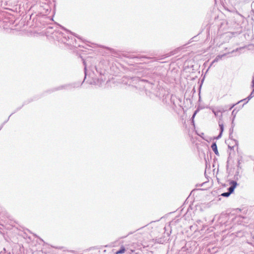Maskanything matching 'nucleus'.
<instances>
[{
  "label": "nucleus",
  "mask_w": 254,
  "mask_h": 254,
  "mask_svg": "<svg viewBox=\"0 0 254 254\" xmlns=\"http://www.w3.org/2000/svg\"><path fill=\"white\" fill-rule=\"evenodd\" d=\"M60 26L61 30L56 29L53 32L51 31L53 28L51 27H48L46 29L45 34L47 36L48 34H51L52 35L51 37L55 41V44L59 47H63L64 45V33L62 31L64 30V27L62 25Z\"/></svg>",
  "instance_id": "f257e3e1"
},
{
  "label": "nucleus",
  "mask_w": 254,
  "mask_h": 254,
  "mask_svg": "<svg viewBox=\"0 0 254 254\" xmlns=\"http://www.w3.org/2000/svg\"><path fill=\"white\" fill-rule=\"evenodd\" d=\"M63 86H60L58 87H55V88H53L51 89H49L45 91L44 92H43L41 94L33 96L32 98L28 99L27 100H25L23 102V103L21 106L15 109V110L13 113H12L11 114V115H13V114L15 113L16 112H17V111L20 110L22 108V107H23L24 105H27L32 101L37 100L39 99H40V98L46 95L47 94H51L55 91H58L59 90H61L63 89Z\"/></svg>",
  "instance_id": "f03ea898"
},
{
  "label": "nucleus",
  "mask_w": 254,
  "mask_h": 254,
  "mask_svg": "<svg viewBox=\"0 0 254 254\" xmlns=\"http://www.w3.org/2000/svg\"><path fill=\"white\" fill-rule=\"evenodd\" d=\"M133 81L138 82V84L139 86H143V87L146 92L148 91L154 94L155 96H158V93H156L154 91L153 87L154 86L152 84L148 82L147 81H145L143 80H140L138 77H133L130 79V81L129 82V85L133 82Z\"/></svg>",
  "instance_id": "7ed1b4c3"
},
{
  "label": "nucleus",
  "mask_w": 254,
  "mask_h": 254,
  "mask_svg": "<svg viewBox=\"0 0 254 254\" xmlns=\"http://www.w3.org/2000/svg\"><path fill=\"white\" fill-rule=\"evenodd\" d=\"M64 39L66 40V42L64 41V44L75 46L74 45L75 39L74 36L65 28H64Z\"/></svg>",
  "instance_id": "20e7f679"
},
{
  "label": "nucleus",
  "mask_w": 254,
  "mask_h": 254,
  "mask_svg": "<svg viewBox=\"0 0 254 254\" xmlns=\"http://www.w3.org/2000/svg\"><path fill=\"white\" fill-rule=\"evenodd\" d=\"M230 186L228 189V191L222 193L221 195L224 197H228L234 190L236 186H237V183L235 181H231L230 182Z\"/></svg>",
  "instance_id": "39448f33"
},
{
  "label": "nucleus",
  "mask_w": 254,
  "mask_h": 254,
  "mask_svg": "<svg viewBox=\"0 0 254 254\" xmlns=\"http://www.w3.org/2000/svg\"><path fill=\"white\" fill-rule=\"evenodd\" d=\"M32 16H33V14L30 15L29 20L27 21V25H29L30 27H31L32 28H35L38 26V24L37 23L36 21L35 23V22H34L35 18H33L32 21H31V19Z\"/></svg>",
  "instance_id": "423d86ee"
},
{
  "label": "nucleus",
  "mask_w": 254,
  "mask_h": 254,
  "mask_svg": "<svg viewBox=\"0 0 254 254\" xmlns=\"http://www.w3.org/2000/svg\"><path fill=\"white\" fill-rule=\"evenodd\" d=\"M221 119H219L218 122V125L220 127V133L219 134L217 137V139H219L221 137L222 133L224 131V125L222 122L220 121Z\"/></svg>",
  "instance_id": "0eeeda50"
},
{
  "label": "nucleus",
  "mask_w": 254,
  "mask_h": 254,
  "mask_svg": "<svg viewBox=\"0 0 254 254\" xmlns=\"http://www.w3.org/2000/svg\"><path fill=\"white\" fill-rule=\"evenodd\" d=\"M252 88L253 89V90H252V92L250 93V94L249 95V96L247 98L239 101L238 103H240L243 101H246V100H247L246 103H247V102H248V101L250 100H251L254 96V87H252Z\"/></svg>",
  "instance_id": "6e6552de"
},
{
  "label": "nucleus",
  "mask_w": 254,
  "mask_h": 254,
  "mask_svg": "<svg viewBox=\"0 0 254 254\" xmlns=\"http://www.w3.org/2000/svg\"><path fill=\"white\" fill-rule=\"evenodd\" d=\"M211 149L214 152L215 154L218 155L219 153L217 150V147L216 142H213L211 145Z\"/></svg>",
  "instance_id": "1a4fd4ad"
},
{
  "label": "nucleus",
  "mask_w": 254,
  "mask_h": 254,
  "mask_svg": "<svg viewBox=\"0 0 254 254\" xmlns=\"http://www.w3.org/2000/svg\"><path fill=\"white\" fill-rule=\"evenodd\" d=\"M226 54H224L223 55H218L215 58V59L212 61L211 64V65L214 63L215 62H217L219 60H220V59H222V58L224 56H225Z\"/></svg>",
  "instance_id": "9d476101"
},
{
  "label": "nucleus",
  "mask_w": 254,
  "mask_h": 254,
  "mask_svg": "<svg viewBox=\"0 0 254 254\" xmlns=\"http://www.w3.org/2000/svg\"><path fill=\"white\" fill-rule=\"evenodd\" d=\"M212 111L213 113L214 114L215 116V117H217V116H218L219 113L224 112L225 111V110L223 109L222 110H219V111H216L213 108H212Z\"/></svg>",
  "instance_id": "9b49d317"
},
{
  "label": "nucleus",
  "mask_w": 254,
  "mask_h": 254,
  "mask_svg": "<svg viewBox=\"0 0 254 254\" xmlns=\"http://www.w3.org/2000/svg\"><path fill=\"white\" fill-rule=\"evenodd\" d=\"M10 2V0H0V5L1 6H5V3L6 2Z\"/></svg>",
  "instance_id": "f8f14e48"
},
{
  "label": "nucleus",
  "mask_w": 254,
  "mask_h": 254,
  "mask_svg": "<svg viewBox=\"0 0 254 254\" xmlns=\"http://www.w3.org/2000/svg\"><path fill=\"white\" fill-rule=\"evenodd\" d=\"M126 250L125 249V248L124 247H122L120 250H119L118 251H117L116 252V254H123L125 253Z\"/></svg>",
  "instance_id": "ddd939ff"
},
{
  "label": "nucleus",
  "mask_w": 254,
  "mask_h": 254,
  "mask_svg": "<svg viewBox=\"0 0 254 254\" xmlns=\"http://www.w3.org/2000/svg\"><path fill=\"white\" fill-rule=\"evenodd\" d=\"M237 113V112L236 111L235 109L233 110L232 112V116H233V120H234L235 117H236V114Z\"/></svg>",
  "instance_id": "4468645a"
},
{
  "label": "nucleus",
  "mask_w": 254,
  "mask_h": 254,
  "mask_svg": "<svg viewBox=\"0 0 254 254\" xmlns=\"http://www.w3.org/2000/svg\"><path fill=\"white\" fill-rule=\"evenodd\" d=\"M64 254H75L74 251H70L64 250Z\"/></svg>",
  "instance_id": "2eb2a0df"
},
{
  "label": "nucleus",
  "mask_w": 254,
  "mask_h": 254,
  "mask_svg": "<svg viewBox=\"0 0 254 254\" xmlns=\"http://www.w3.org/2000/svg\"><path fill=\"white\" fill-rule=\"evenodd\" d=\"M244 48V47L238 48L236 49H235L234 50H233L231 52H230V53H233L236 52H238L240 50H241V49H243Z\"/></svg>",
  "instance_id": "dca6fc26"
},
{
  "label": "nucleus",
  "mask_w": 254,
  "mask_h": 254,
  "mask_svg": "<svg viewBox=\"0 0 254 254\" xmlns=\"http://www.w3.org/2000/svg\"><path fill=\"white\" fill-rule=\"evenodd\" d=\"M1 14H0V27L3 26L4 25L2 24V23H3L5 21L1 18Z\"/></svg>",
  "instance_id": "f3484780"
},
{
  "label": "nucleus",
  "mask_w": 254,
  "mask_h": 254,
  "mask_svg": "<svg viewBox=\"0 0 254 254\" xmlns=\"http://www.w3.org/2000/svg\"><path fill=\"white\" fill-rule=\"evenodd\" d=\"M83 63H84V72H85L84 78H85L86 76V65L85 63L84 62H83Z\"/></svg>",
  "instance_id": "a211bd4d"
},
{
  "label": "nucleus",
  "mask_w": 254,
  "mask_h": 254,
  "mask_svg": "<svg viewBox=\"0 0 254 254\" xmlns=\"http://www.w3.org/2000/svg\"><path fill=\"white\" fill-rule=\"evenodd\" d=\"M197 112V110H196V111L194 112V113H193V115H192V118H191V119H192V121L193 120V119H194V117H195V115L196 114Z\"/></svg>",
  "instance_id": "6ab92c4d"
},
{
  "label": "nucleus",
  "mask_w": 254,
  "mask_h": 254,
  "mask_svg": "<svg viewBox=\"0 0 254 254\" xmlns=\"http://www.w3.org/2000/svg\"><path fill=\"white\" fill-rule=\"evenodd\" d=\"M238 103H239L238 102L236 104H233V105H231L230 106V108H229V110H231L236 104H237Z\"/></svg>",
  "instance_id": "aec40b11"
},
{
  "label": "nucleus",
  "mask_w": 254,
  "mask_h": 254,
  "mask_svg": "<svg viewBox=\"0 0 254 254\" xmlns=\"http://www.w3.org/2000/svg\"><path fill=\"white\" fill-rule=\"evenodd\" d=\"M11 116V115H10L8 117V119H7L6 121H5L2 123V124H3V125H4L5 124H6V123L8 122V121L9 120V118H10V117Z\"/></svg>",
  "instance_id": "412c9836"
},
{
  "label": "nucleus",
  "mask_w": 254,
  "mask_h": 254,
  "mask_svg": "<svg viewBox=\"0 0 254 254\" xmlns=\"http://www.w3.org/2000/svg\"><path fill=\"white\" fill-rule=\"evenodd\" d=\"M10 5H11V2L10 1L9 2H6V3H5V6H7V5L10 6Z\"/></svg>",
  "instance_id": "4be33fe9"
},
{
  "label": "nucleus",
  "mask_w": 254,
  "mask_h": 254,
  "mask_svg": "<svg viewBox=\"0 0 254 254\" xmlns=\"http://www.w3.org/2000/svg\"><path fill=\"white\" fill-rule=\"evenodd\" d=\"M234 120H233V119H232V127H233L234 126Z\"/></svg>",
  "instance_id": "5701e85b"
},
{
  "label": "nucleus",
  "mask_w": 254,
  "mask_h": 254,
  "mask_svg": "<svg viewBox=\"0 0 254 254\" xmlns=\"http://www.w3.org/2000/svg\"><path fill=\"white\" fill-rule=\"evenodd\" d=\"M4 126V125H3V124H2L0 126V130L2 129V128L3 127V126Z\"/></svg>",
  "instance_id": "b1692460"
},
{
  "label": "nucleus",
  "mask_w": 254,
  "mask_h": 254,
  "mask_svg": "<svg viewBox=\"0 0 254 254\" xmlns=\"http://www.w3.org/2000/svg\"><path fill=\"white\" fill-rule=\"evenodd\" d=\"M39 238V239H40L41 241L43 242V239H41V238Z\"/></svg>",
  "instance_id": "393cba45"
},
{
  "label": "nucleus",
  "mask_w": 254,
  "mask_h": 254,
  "mask_svg": "<svg viewBox=\"0 0 254 254\" xmlns=\"http://www.w3.org/2000/svg\"><path fill=\"white\" fill-rule=\"evenodd\" d=\"M220 117L221 119L222 118V114L220 115Z\"/></svg>",
  "instance_id": "a878e982"
},
{
  "label": "nucleus",
  "mask_w": 254,
  "mask_h": 254,
  "mask_svg": "<svg viewBox=\"0 0 254 254\" xmlns=\"http://www.w3.org/2000/svg\"><path fill=\"white\" fill-rule=\"evenodd\" d=\"M3 251H4V252H5V251H6V249H5V248H3Z\"/></svg>",
  "instance_id": "bb28decb"
},
{
  "label": "nucleus",
  "mask_w": 254,
  "mask_h": 254,
  "mask_svg": "<svg viewBox=\"0 0 254 254\" xmlns=\"http://www.w3.org/2000/svg\"><path fill=\"white\" fill-rule=\"evenodd\" d=\"M34 236H36V237H38V236L36 235V234H35Z\"/></svg>",
  "instance_id": "cd10ccee"
},
{
  "label": "nucleus",
  "mask_w": 254,
  "mask_h": 254,
  "mask_svg": "<svg viewBox=\"0 0 254 254\" xmlns=\"http://www.w3.org/2000/svg\"><path fill=\"white\" fill-rule=\"evenodd\" d=\"M149 96H150V97H152V96L150 95H149Z\"/></svg>",
  "instance_id": "c85d7f7f"
},
{
  "label": "nucleus",
  "mask_w": 254,
  "mask_h": 254,
  "mask_svg": "<svg viewBox=\"0 0 254 254\" xmlns=\"http://www.w3.org/2000/svg\"><path fill=\"white\" fill-rule=\"evenodd\" d=\"M149 96H150V97H152V96L150 95H149Z\"/></svg>",
  "instance_id": "c756f323"
},
{
  "label": "nucleus",
  "mask_w": 254,
  "mask_h": 254,
  "mask_svg": "<svg viewBox=\"0 0 254 254\" xmlns=\"http://www.w3.org/2000/svg\"><path fill=\"white\" fill-rule=\"evenodd\" d=\"M149 96H150V97H152V96L150 95H149Z\"/></svg>",
  "instance_id": "7c9ffc66"
}]
</instances>
